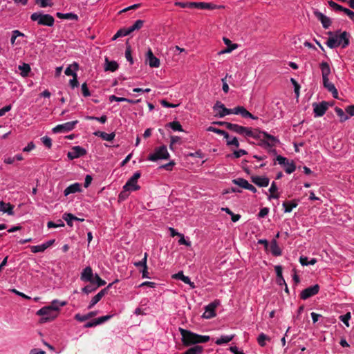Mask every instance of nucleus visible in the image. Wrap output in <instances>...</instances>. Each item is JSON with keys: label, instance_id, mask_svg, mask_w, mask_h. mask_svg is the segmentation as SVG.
I'll use <instances>...</instances> for the list:
<instances>
[{"label": "nucleus", "instance_id": "nucleus-47", "mask_svg": "<svg viewBox=\"0 0 354 354\" xmlns=\"http://www.w3.org/2000/svg\"><path fill=\"white\" fill-rule=\"evenodd\" d=\"M147 257H148L147 253H145L144 257L142 258V259L138 262H135L134 266L136 267H142L143 268H147Z\"/></svg>", "mask_w": 354, "mask_h": 354}, {"label": "nucleus", "instance_id": "nucleus-36", "mask_svg": "<svg viewBox=\"0 0 354 354\" xmlns=\"http://www.w3.org/2000/svg\"><path fill=\"white\" fill-rule=\"evenodd\" d=\"M72 68L74 71H77L79 69V64L74 62L66 68L64 73L67 76H72L73 77L75 75H77V73L72 70Z\"/></svg>", "mask_w": 354, "mask_h": 354}, {"label": "nucleus", "instance_id": "nucleus-21", "mask_svg": "<svg viewBox=\"0 0 354 354\" xmlns=\"http://www.w3.org/2000/svg\"><path fill=\"white\" fill-rule=\"evenodd\" d=\"M323 84L324 86L332 93V95L334 98L337 99L338 98V91L337 88H335V85L329 82V79H324L323 80Z\"/></svg>", "mask_w": 354, "mask_h": 354}, {"label": "nucleus", "instance_id": "nucleus-27", "mask_svg": "<svg viewBox=\"0 0 354 354\" xmlns=\"http://www.w3.org/2000/svg\"><path fill=\"white\" fill-rule=\"evenodd\" d=\"M93 134L95 136L100 137L102 140H106V141H112L115 136V134L113 132L111 133H107L106 132L100 131H97L94 132Z\"/></svg>", "mask_w": 354, "mask_h": 354}, {"label": "nucleus", "instance_id": "nucleus-14", "mask_svg": "<svg viewBox=\"0 0 354 354\" xmlns=\"http://www.w3.org/2000/svg\"><path fill=\"white\" fill-rule=\"evenodd\" d=\"M112 284L113 283H110L106 288L101 290L96 295L92 298L88 306L89 309L92 308L97 302L101 300V299L108 292V290L112 286Z\"/></svg>", "mask_w": 354, "mask_h": 354}, {"label": "nucleus", "instance_id": "nucleus-55", "mask_svg": "<svg viewBox=\"0 0 354 354\" xmlns=\"http://www.w3.org/2000/svg\"><path fill=\"white\" fill-rule=\"evenodd\" d=\"M95 283H97L96 287L99 288L100 286H104L106 284V281L103 279H102L97 274H95L93 277Z\"/></svg>", "mask_w": 354, "mask_h": 354}, {"label": "nucleus", "instance_id": "nucleus-6", "mask_svg": "<svg viewBox=\"0 0 354 354\" xmlns=\"http://www.w3.org/2000/svg\"><path fill=\"white\" fill-rule=\"evenodd\" d=\"M276 160L279 165L285 167V171L287 174H292L296 169V166L292 160L290 162L286 158L281 155H278L276 157Z\"/></svg>", "mask_w": 354, "mask_h": 354}, {"label": "nucleus", "instance_id": "nucleus-9", "mask_svg": "<svg viewBox=\"0 0 354 354\" xmlns=\"http://www.w3.org/2000/svg\"><path fill=\"white\" fill-rule=\"evenodd\" d=\"M313 107L315 117H322L328 110V103L326 101H322L320 103L314 102Z\"/></svg>", "mask_w": 354, "mask_h": 354}, {"label": "nucleus", "instance_id": "nucleus-4", "mask_svg": "<svg viewBox=\"0 0 354 354\" xmlns=\"http://www.w3.org/2000/svg\"><path fill=\"white\" fill-rule=\"evenodd\" d=\"M30 19L33 21H37L40 26H53L55 23L54 17L49 14H42L41 12H34L30 15Z\"/></svg>", "mask_w": 354, "mask_h": 354}, {"label": "nucleus", "instance_id": "nucleus-33", "mask_svg": "<svg viewBox=\"0 0 354 354\" xmlns=\"http://www.w3.org/2000/svg\"><path fill=\"white\" fill-rule=\"evenodd\" d=\"M298 205L297 202L295 200L291 201H284L283 203V207H284V212L286 213L290 212L293 208Z\"/></svg>", "mask_w": 354, "mask_h": 354}, {"label": "nucleus", "instance_id": "nucleus-17", "mask_svg": "<svg viewBox=\"0 0 354 354\" xmlns=\"http://www.w3.org/2000/svg\"><path fill=\"white\" fill-rule=\"evenodd\" d=\"M217 304H216L215 302H212L205 306V311L202 317L205 319H210L215 317V308H216Z\"/></svg>", "mask_w": 354, "mask_h": 354}, {"label": "nucleus", "instance_id": "nucleus-52", "mask_svg": "<svg viewBox=\"0 0 354 354\" xmlns=\"http://www.w3.org/2000/svg\"><path fill=\"white\" fill-rule=\"evenodd\" d=\"M51 0H35V3L39 5L41 8H46L53 5L52 3L49 2Z\"/></svg>", "mask_w": 354, "mask_h": 354}, {"label": "nucleus", "instance_id": "nucleus-61", "mask_svg": "<svg viewBox=\"0 0 354 354\" xmlns=\"http://www.w3.org/2000/svg\"><path fill=\"white\" fill-rule=\"evenodd\" d=\"M226 144L227 146H234L236 148L239 147V142L236 137H234L232 140H227Z\"/></svg>", "mask_w": 354, "mask_h": 354}, {"label": "nucleus", "instance_id": "nucleus-53", "mask_svg": "<svg viewBox=\"0 0 354 354\" xmlns=\"http://www.w3.org/2000/svg\"><path fill=\"white\" fill-rule=\"evenodd\" d=\"M175 6L183 8H193V2L176 1L175 3Z\"/></svg>", "mask_w": 354, "mask_h": 354}, {"label": "nucleus", "instance_id": "nucleus-34", "mask_svg": "<svg viewBox=\"0 0 354 354\" xmlns=\"http://www.w3.org/2000/svg\"><path fill=\"white\" fill-rule=\"evenodd\" d=\"M56 16L59 18V19H71V20H77L78 19V16L76 15V14H74V13H61V12H57L56 13Z\"/></svg>", "mask_w": 354, "mask_h": 354}, {"label": "nucleus", "instance_id": "nucleus-11", "mask_svg": "<svg viewBox=\"0 0 354 354\" xmlns=\"http://www.w3.org/2000/svg\"><path fill=\"white\" fill-rule=\"evenodd\" d=\"M319 286L318 284H315L313 286L308 287L307 288L302 290L300 295L301 299L305 300L307 299L319 292Z\"/></svg>", "mask_w": 354, "mask_h": 354}, {"label": "nucleus", "instance_id": "nucleus-29", "mask_svg": "<svg viewBox=\"0 0 354 354\" xmlns=\"http://www.w3.org/2000/svg\"><path fill=\"white\" fill-rule=\"evenodd\" d=\"M320 69L322 71L323 80L328 78V76L330 74V68L329 64L325 62H322L320 64Z\"/></svg>", "mask_w": 354, "mask_h": 354}, {"label": "nucleus", "instance_id": "nucleus-37", "mask_svg": "<svg viewBox=\"0 0 354 354\" xmlns=\"http://www.w3.org/2000/svg\"><path fill=\"white\" fill-rule=\"evenodd\" d=\"M278 190V188H277V186L276 185V183L275 182H272V184H271V186L269 189V192L270 193V195L268 196V198L270 199V198H279V194L278 193H277Z\"/></svg>", "mask_w": 354, "mask_h": 354}, {"label": "nucleus", "instance_id": "nucleus-1", "mask_svg": "<svg viewBox=\"0 0 354 354\" xmlns=\"http://www.w3.org/2000/svg\"><path fill=\"white\" fill-rule=\"evenodd\" d=\"M66 305V301L53 300L49 306H44L37 312V315L41 316L39 322L43 324L55 319L59 314V308Z\"/></svg>", "mask_w": 354, "mask_h": 354}, {"label": "nucleus", "instance_id": "nucleus-28", "mask_svg": "<svg viewBox=\"0 0 354 354\" xmlns=\"http://www.w3.org/2000/svg\"><path fill=\"white\" fill-rule=\"evenodd\" d=\"M118 68V64L115 61H109L108 58L105 59L104 71L114 72Z\"/></svg>", "mask_w": 354, "mask_h": 354}, {"label": "nucleus", "instance_id": "nucleus-8", "mask_svg": "<svg viewBox=\"0 0 354 354\" xmlns=\"http://www.w3.org/2000/svg\"><path fill=\"white\" fill-rule=\"evenodd\" d=\"M279 142L277 138L268 133L267 132L263 133V139L259 145L263 147H272L276 145L277 143Z\"/></svg>", "mask_w": 354, "mask_h": 354}, {"label": "nucleus", "instance_id": "nucleus-40", "mask_svg": "<svg viewBox=\"0 0 354 354\" xmlns=\"http://www.w3.org/2000/svg\"><path fill=\"white\" fill-rule=\"evenodd\" d=\"M203 351V346L196 345L187 350L183 354H201Z\"/></svg>", "mask_w": 354, "mask_h": 354}, {"label": "nucleus", "instance_id": "nucleus-60", "mask_svg": "<svg viewBox=\"0 0 354 354\" xmlns=\"http://www.w3.org/2000/svg\"><path fill=\"white\" fill-rule=\"evenodd\" d=\"M265 131H260L259 129H254V131H253L254 136H252V138L259 139L261 142V139H263V133Z\"/></svg>", "mask_w": 354, "mask_h": 354}, {"label": "nucleus", "instance_id": "nucleus-57", "mask_svg": "<svg viewBox=\"0 0 354 354\" xmlns=\"http://www.w3.org/2000/svg\"><path fill=\"white\" fill-rule=\"evenodd\" d=\"M125 57L130 62L131 64L133 63V57L131 56V50L130 46H128L125 51Z\"/></svg>", "mask_w": 354, "mask_h": 354}, {"label": "nucleus", "instance_id": "nucleus-20", "mask_svg": "<svg viewBox=\"0 0 354 354\" xmlns=\"http://www.w3.org/2000/svg\"><path fill=\"white\" fill-rule=\"evenodd\" d=\"M55 241V239H51L41 245L31 246V252L34 253L44 252L46 249L51 246Z\"/></svg>", "mask_w": 354, "mask_h": 354}, {"label": "nucleus", "instance_id": "nucleus-12", "mask_svg": "<svg viewBox=\"0 0 354 354\" xmlns=\"http://www.w3.org/2000/svg\"><path fill=\"white\" fill-rule=\"evenodd\" d=\"M86 153L85 149L80 146H75L72 148L71 151L68 152L67 157L70 160H73L81 156H84Z\"/></svg>", "mask_w": 354, "mask_h": 354}, {"label": "nucleus", "instance_id": "nucleus-31", "mask_svg": "<svg viewBox=\"0 0 354 354\" xmlns=\"http://www.w3.org/2000/svg\"><path fill=\"white\" fill-rule=\"evenodd\" d=\"M223 40L225 44L227 45V48L221 52L222 53H230L238 47L236 44H232L228 38L223 37Z\"/></svg>", "mask_w": 354, "mask_h": 354}, {"label": "nucleus", "instance_id": "nucleus-49", "mask_svg": "<svg viewBox=\"0 0 354 354\" xmlns=\"http://www.w3.org/2000/svg\"><path fill=\"white\" fill-rule=\"evenodd\" d=\"M266 340H270V338L263 333H261L257 338V342L261 346L266 345Z\"/></svg>", "mask_w": 354, "mask_h": 354}, {"label": "nucleus", "instance_id": "nucleus-44", "mask_svg": "<svg viewBox=\"0 0 354 354\" xmlns=\"http://www.w3.org/2000/svg\"><path fill=\"white\" fill-rule=\"evenodd\" d=\"M167 126H169L174 131H183L182 125L178 121L171 122L167 124Z\"/></svg>", "mask_w": 354, "mask_h": 354}, {"label": "nucleus", "instance_id": "nucleus-15", "mask_svg": "<svg viewBox=\"0 0 354 354\" xmlns=\"http://www.w3.org/2000/svg\"><path fill=\"white\" fill-rule=\"evenodd\" d=\"M315 16L321 21L323 27L325 29H327L329 28V26L331 25V20L329 17L324 15L323 13L318 10H315L313 12Z\"/></svg>", "mask_w": 354, "mask_h": 354}, {"label": "nucleus", "instance_id": "nucleus-18", "mask_svg": "<svg viewBox=\"0 0 354 354\" xmlns=\"http://www.w3.org/2000/svg\"><path fill=\"white\" fill-rule=\"evenodd\" d=\"M147 61L150 67L157 68L160 66V60L153 54L152 50L149 48L147 53Z\"/></svg>", "mask_w": 354, "mask_h": 354}, {"label": "nucleus", "instance_id": "nucleus-3", "mask_svg": "<svg viewBox=\"0 0 354 354\" xmlns=\"http://www.w3.org/2000/svg\"><path fill=\"white\" fill-rule=\"evenodd\" d=\"M179 331L182 336L183 344L185 346L207 342L210 339L209 336L201 335L182 328H179Z\"/></svg>", "mask_w": 354, "mask_h": 354}, {"label": "nucleus", "instance_id": "nucleus-51", "mask_svg": "<svg viewBox=\"0 0 354 354\" xmlns=\"http://www.w3.org/2000/svg\"><path fill=\"white\" fill-rule=\"evenodd\" d=\"M93 285L94 283H90L89 285L86 286L82 288V291L86 294H89L94 292L97 288Z\"/></svg>", "mask_w": 354, "mask_h": 354}, {"label": "nucleus", "instance_id": "nucleus-10", "mask_svg": "<svg viewBox=\"0 0 354 354\" xmlns=\"http://www.w3.org/2000/svg\"><path fill=\"white\" fill-rule=\"evenodd\" d=\"M77 123L78 120H75L72 122H68L62 124H58L53 129V133H55L61 132H68L73 130Z\"/></svg>", "mask_w": 354, "mask_h": 354}, {"label": "nucleus", "instance_id": "nucleus-48", "mask_svg": "<svg viewBox=\"0 0 354 354\" xmlns=\"http://www.w3.org/2000/svg\"><path fill=\"white\" fill-rule=\"evenodd\" d=\"M328 3L330 6V7H331L335 11H342V12H344V10H345V8H344V7L337 4V3L334 2L332 0L328 1Z\"/></svg>", "mask_w": 354, "mask_h": 354}, {"label": "nucleus", "instance_id": "nucleus-62", "mask_svg": "<svg viewBox=\"0 0 354 354\" xmlns=\"http://www.w3.org/2000/svg\"><path fill=\"white\" fill-rule=\"evenodd\" d=\"M43 144L48 148H50L52 146V140L48 136H44L41 138Z\"/></svg>", "mask_w": 354, "mask_h": 354}, {"label": "nucleus", "instance_id": "nucleus-7", "mask_svg": "<svg viewBox=\"0 0 354 354\" xmlns=\"http://www.w3.org/2000/svg\"><path fill=\"white\" fill-rule=\"evenodd\" d=\"M213 109L216 112V116L219 118H223L227 115L232 114V109H227L225 105L220 101H217L214 106Z\"/></svg>", "mask_w": 354, "mask_h": 354}, {"label": "nucleus", "instance_id": "nucleus-45", "mask_svg": "<svg viewBox=\"0 0 354 354\" xmlns=\"http://www.w3.org/2000/svg\"><path fill=\"white\" fill-rule=\"evenodd\" d=\"M335 111L337 113V115L340 118L341 122H344L348 119V115L345 114L344 111L342 109L336 106L335 108Z\"/></svg>", "mask_w": 354, "mask_h": 354}, {"label": "nucleus", "instance_id": "nucleus-58", "mask_svg": "<svg viewBox=\"0 0 354 354\" xmlns=\"http://www.w3.org/2000/svg\"><path fill=\"white\" fill-rule=\"evenodd\" d=\"M111 317H112V315H105V316H102V317H98V318L95 319V320H96L97 324L99 325V324H101L108 321Z\"/></svg>", "mask_w": 354, "mask_h": 354}, {"label": "nucleus", "instance_id": "nucleus-59", "mask_svg": "<svg viewBox=\"0 0 354 354\" xmlns=\"http://www.w3.org/2000/svg\"><path fill=\"white\" fill-rule=\"evenodd\" d=\"M59 223L56 224L53 221H49L47 223V226L48 228H53V227H64V223L62 221L59 220Z\"/></svg>", "mask_w": 354, "mask_h": 354}, {"label": "nucleus", "instance_id": "nucleus-38", "mask_svg": "<svg viewBox=\"0 0 354 354\" xmlns=\"http://www.w3.org/2000/svg\"><path fill=\"white\" fill-rule=\"evenodd\" d=\"M143 24H144L143 20L138 19V20L136 21V22L133 24V25H132L131 26H130L127 28L129 34H131V32H133L135 30H140L143 26Z\"/></svg>", "mask_w": 354, "mask_h": 354}, {"label": "nucleus", "instance_id": "nucleus-30", "mask_svg": "<svg viewBox=\"0 0 354 354\" xmlns=\"http://www.w3.org/2000/svg\"><path fill=\"white\" fill-rule=\"evenodd\" d=\"M124 188L125 189H129L130 191H136L140 189V187L137 184V182L129 178L127 182L124 185Z\"/></svg>", "mask_w": 354, "mask_h": 354}, {"label": "nucleus", "instance_id": "nucleus-25", "mask_svg": "<svg viewBox=\"0 0 354 354\" xmlns=\"http://www.w3.org/2000/svg\"><path fill=\"white\" fill-rule=\"evenodd\" d=\"M268 250L275 257L281 255V250L279 247L277 240L273 239L269 245Z\"/></svg>", "mask_w": 354, "mask_h": 354}, {"label": "nucleus", "instance_id": "nucleus-50", "mask_svg": "<svg viewBox=\"0 0 354 354\" xmlns=\"http://www.w3.org/2000/svg\"><path fill=\"white\" fill-rule=\"evenodd\" d=\"M63 218L66 221L67 225L69 226H73V221L74 218V215L71 213H65L63 215Z\"/></svg>", "mask_w": 354, "mask_h": 354}, {"label": "nucleus", "instance_id": "nucleus-26", "mask_svg": "<svg viewBox=\"0 0 354 354\" xmlns=\"http://www.w3.org/2000/svg\"><path fill=\"white\" fill-rule=\"evenodd\" d=\"M81 191V185L80 183H73L71 185H69L68 187H67L64 191V195L65 196H68L71 194H73V193H76V192H80Z\"/></svg>", "mask_w": 354, "mask_h": 354}, {"label": "nucleus", "instance_id": "nucleus-24", "mask_svg": "<svg viewBox=\"0 0 354 354\" xmlns=\"http://www.w3.org/2000/svg\"><path fill=\"white\" fill-rule=\"evenodd\" d=\"M172 278L176 279H180V280L183 281L185 283L189 285V286L192 288H195L194 283L192 282L190 279L188 277L185 276L183 271H180L178 273L174 274L172 276Z\"/></svg>", "mask_w": 354, "mask_h": 354}, {"label": "nucleus", "instance_id": "nucleus-13", "mask_svg": "<svg viewBox=\"0 0 354 354\" xmlns=\"http://www.w3.org/2000/svg\"><path fill=\"white\" fill-rule=\"evenodd\" d=\"M93 270L90 266L85 268L81 273L80 279L85 282H90V283H95L93 279Z\"/></svg>", "mask_w": 354, "mask_h": 354}, {"label": "nucleus", "instance_id": "nucleus-56", "mask_svg": "<svg viewBox=\"0 0 354 354\" xmlns=\"http://www.w3.org/2000/svg\"><path fill=\"white\" fill-rule=\"evenodd\" d=\"M351 313H346L345 315H341L339 317V319L344 324L346 325V326H349V324H348V321L349 319H351Z\"/></svg>", "mask_w": 354, "mask_h": 354}, {"label": "nucleus", "instance_id": "nucleus-23", "mask_svg": "<svg viewBox=\"0 0 354 354\" xmlns=\"http://www.w3.org/2000/svg\"><path fill=\"white\" fill-rule=\"evenodd\" d=\"M14 205L10 203H5L3 201H0V211L3 213H7L8 215H14Z\"/></svg>", "mask_w": 354, "mask_h": 354}, {"label": "nucleus", "instance_id": "nucleus-35", "mask_svg": "<svg viewBox=\"0 0 354 354\" xmlns=\"http://www.w3.org/2000/svg\"><path fill=\"white\" fill-rule=\"evenodd\" d=\"M227 129L242 136L243 131L244 130V127L230 122V124H228Z\"/></svg>", "mask_w": 354, "mask_h": 354}, {"label": "nucleus", "instance_id": "nucleus-64", "mask_svg": "<svg viewBox=\"0 0 354 354\" xmlns=\"http://www.w3.org/2000/svg\"><path fill=\"white\" fill-rule=\"evenodd\" d=\"M242 136H243L245 137L252 138V136H254L253 131L250 128L244 127V130L243 131Z\"/></svg>", "mask_w": 354, "mask_h": 354}, {"label": "nucleus", "instance_id": "nucleus-39", "mask_svg": "<svg viewBox=\"0 0 354 354\" xmlns=\"http://www.w3.org/2000/svg\"><path fill=\"white\" fill-rule=\"evenodd\" d=\"M234 337V335L221 336L220 338L216 339L215 343L217 345H221L230 342Z\"/></svg>", "mask_w": 354, "mask_h": 354}, {"label": "nucleus", "instance_id": "nucleus-41", "mask_svg": "<svg viewBox=\"0 0 354 354\" xmlns=\"http://www.w3.org/2000/svg\"><path fill=\"white\" fill-rule=\"evenodd\" d=\"M19 69L21 71V75L23 77H27L30 71V66L29 64L24 63L22 65L19 66Z\"/></svg>", "mask_w": 354, "mask_h": 354}, {"label": "nucleus", "instance_id": "nucleus-2", "mask_svg": "<svg viewBox=\"0 0 354 354\" xmlns=\"http://www.w3.org/2000/svg\"><path fill=\"white\" fill-rule=\"evenodd\" d=\"M329 35L326 44L330 48H335L338 46H341L342 48H345L349 45L350 35L346 31L342 32L340 30L335 32L329 31L327 32Z\"/></svg>", "mask_w": 354, "mask_h": 354}, {"label": "nucleus", "instance_id": "nucleus-54", "mask_svg": "<svg viewBox=\"0 0 354 354\" xmlns=\"http://www.w3.org/2000/svg\"><path fill=\"white\" fill-rule=\"evenodd\" d=\"M247 153H248V152L245 150H244V149H239L238 151H234L232 155L229 154L227 156L228 157L233 156L235 158H239L241 156L245 155Z\"/></svg>", "mask_w": 354, "mask_h": 354}, {"label": "nucleus", "instance_id": "nucleus-19", "mask_svg": "<svg viewBox=\"0 0 354 354\" xmlns=\"http://www.w3.org/2000/svg\"><path fill=\"white\" fill-rule=\"evenodd\" d=\"M253 183L259 187H267L269 185L270 180L267 177H261L259 176H253L251 177Z\"/></svg>", "mask_w": 354, "mask_h": 354}, {"label": "nucleus", "instance_id": "nucleus-63", "mask_svg": "<svg viewBox=\"0 0 354 354\" xmlns=\"http://www.w3.org/2000/svg\"><path fill=\"white\" fill-rule=\"evenodd\" d=\"M82 93L84 97H88L91 95L89 89L87 86L86 83H84L82 85Z\"/></svg>", "mask_w": 354, "mask_h": 354}, {"label": "nucleus", "instance_id": "nucleus-32", "mask_svg": "<svg viewBox=\"0 0 354 354\" xmlns=\"http://www.w3.org/2000/svg\"><path fill=\"white\" fill-rule=\"evenodd\" d=\"M97 315V311H91L90 313H88V314L86 315H82L80 314H76L75 315V319L79 322H84L93 317H95V315Z\"/></svg>", "mask_w": 354, "mask_h": 354}, {"label": "nucleus", "instance_id": "nucleus-43", "mask_svg": "<svg viewBox=\"0 0 354 354\" xmlns=\"http://www.w3.org/2000/svg\"><path fill=\"white\" fill-rule=\"evenodd\" d=\"M232 183L236 185H239V187L246 189L248 182L244 178H238L236 179L232 180Z\"/></svg>", "mask_w": 354, "mask_h": 354}, {"label": "nucleus", "instance_id": "nucleus-42", "mask_svg": "<svg viewBox=\"0 0 354 354\" xmlns=\"http://www.w3.org/2000/svg\"><path fill=\"white\" fill-rule=\"evenodd\" d=\"M299 262L302 266L314 265L317 263V259L313 258L311 260L308 261V257L301 256L299 258Z\"/></svg>", "mask_w": 354, "mask_h": 354}, {"label": "nucleus", "instance_id": "nucleus-5", "mask_svg": "<svg viewBox=\"0 0 354 354\" xmlns=\"http://www.w3.org/2000/svg\"><path fill=\"white\" fill-rule=\"evenodd\" d=\"M169 153L167 151V147L165 145L160 146L155 149L154 152L150 153L148 156V160L155 162L158 160H168L169 158Z\"/></svg>", "mask_w": 354, "mask_h": 354}, {"label": "nucleus", "instance_id": "nucleus-22", "mask_svg": "<svg viewBox=\"0 0 354 354\" xmlns=\"http://www.w3.org/2000/svg\"><path fill=\"white\" fill-rule=\"evenodd\" d=\"M218 6L212 3L206 2H193V8H198L201 10H214L217 8Z\"/></svg>", "mask_w": 354, "mask_h": 354}, {"label": "nucleus", "instance_id": "nucleus-46", "mask_svg": "<svg viewBox=\"0 0 354 354\" xmlns=\"http://www.w3.org/2000/svg\"><path fill=\"white\" fill-rule=\"evenodd\" d=\"M130 35L127 28H121L120 30H118L117 31V32L115 33V35L113 36V37L112 38L113 40H115L116 39H118V37H123V36H127V35Z\"/></svg>", "mask_w": 354, "mask_h": 354}, {"label": "nucleus", "instance_id": "nucleus-16", "mask_svg": "<svg viewBox=\"0 0 354 354\" xmlns=\"http://www.w3.org/2000/svg\"><path fill=\"white\" fill-rule=\"evenodd\" d=\"M232 114L241 115L243 118H250L253 120L257 119L252 113L247 111L243 106H238L232 109Z\"/></svg>", "mask_w": 354, "mask_h": 354}]
</instances>
